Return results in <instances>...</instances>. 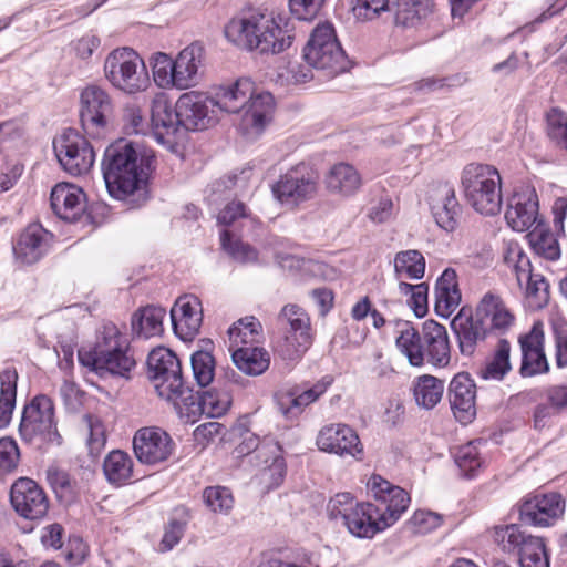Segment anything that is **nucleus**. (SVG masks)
I'll use <instances>...</instances> for the list:
<instances>
[{
	"mask_svg": "<svg viewBox=\"0 0 567 567\" xmlns=\"http://www.w3.org/2000/svg\"><path fill=\"white\" fill-rule=\"evenodd\" d=\"M153 156H143L132 142L118 140L105 148L102 173L109 194L132 207L148 199L147 181Z\"/></svg>",
	"mask_w": 567,
	"mask_h": 567,
	"instance_id": "nucleus-1",
	"label": "nucleus"
},
{
	"mask_svg": "<svg viewBox=\"0 0 567 567\" xmlns=\"http://www.w3.org/2000/svg\"><path fill=\"white\" fill-rule=\"evenodd\" d=\"M290 19L274 11H243L225 25V37L241 50L258 54H279L295 40Z\"/></svg>",
	"mask_w": 567,
	"mask_h": 567,
	"instance_id": "nucleus-2",
	"label": "nucleus"
},
{
	"mask_svg": "<svg viewBox=\"0 0 567 567\" xmlns=\"http://www.w3.org/2000/svg\"><path fill=\"white\" fill-rule=\"evenodd\" d=\"M219 111L237 116L238 131L247 138L258 137L272 118L275 99L267 91H257L248 78L221 86L214 97Z\"/></svg>",
	"mask_w": 567,
	"mask_h": 567,
	"instance_id": "nucleus-3",
	"label": "nucleus"
},
{
	"mask_svg": "<svg viewBox=\"0 0 567 567\" xmlns=\"http://www.w3.org/2000/svg\"><path fill=\"white\" fill-rule=\"evenodd\" d=\"M79 361L101 378L130 379L136 365L134 351L127 337L113 322L104 323L90 350H79Z\"/></svg>",
	"mask_w": 567,
	"mask_h": 567,
	"instance_id": "nucleus-4",
	"label": "nucleus"
},
{
	"mask_svg": "<svg viewBox=\"0 0 567 567\" xmlns=\"http://www.w3.org/2000/svg\"><path fill=\"white\" fill-rule=\"evenodd\" d=\"M467 203L480 214L494 216L502 208V179L498 171L486 164H470L462 173Z\"/></svg>",
	"mask_w": 567,
	"mask_h": 567,
	"instance_id": "nucleus-5",
	"label": "nucleus"
},
{
	"mask_svg": "<svg viewBox=\"0 0 567 567\" xmlns=\"http://www.w3.org/2000/svg\"><path fill=\"white\" fill-rule=\"evenodd\" d=\"M302 56L310 68L334 76L349 70L350 62L329 23L318 25L311 33Z\"/></svg>",
	"mask_w": 567,
	"mask_h": 567,
	"instance_id": "nucleus-6",
	"label": "nucleus"
},
{
	"mask_svg": "<svg viewBox=\"0 0 567 567\" xmlns=\"http://www.w3.org/2000/svg\"><path fill=\"white\" fill-rule=\"evenodd\" d=\"M104 74L116 89L134 94L147 89L148 73L143 59L131 48H117L105 59Z\"/></svg>",
	"mask_w": 567,
	"mask_h": 567,
	"instance_id": "nucleus-7",
	"label": "nucleus"
},
{
	"mask_svg": "<svg viewBox=\"0 0 567 567\" xmlns=\"http://www.w3.org/2000/svg\"><path fill=\"white\" fill-rule=\"evenodd\" d=\"M147 368L158 396L172 402L175 408L188 390L183 380L179 359L169 349L158 347L150 352Z\"/></svg>",
	"mask_w": 567,
	"mask_h": 567,
	"instance_id": "nucleus-8",
	"label": "nucleus"
},
{
	"mask_svg": "<svg viewBox=\"0 0 567 567\" xmlns=\"http://www.w3.org/2000/svg\"><path fill=\"white\" fill-rule=\"evenodd\" d=\"M318 179V174L301 163L280 175L271 190L282 205L296 207L317 195Z\"/></svg>",
	"mask_w": 567,
	"mask_h": 567,
	"instance_id": "nucleus-9",
	"label": "nucleus"
},
{
	"mask_svg": "<svg viewBox=\"0 0 567 567\" xmlns=\"http://www.w3.org/2000/svg\"><path fill=\"white\" fill-rule=\"evenodd\" d=\"M368 487L374 498L372 506L379 525L386 529L408 509L411 502L410 495L402 487L393 485L380 475H372Z\"/></svg>",
	"mask_w": 567,
	"mask_h": 567,
	"instance_id": "nucleus-10",
	"label": "nucleus"
},
{
	"mask_svg": "<svg viewBox=\"0 0 567 567\" xmlns=\"http://www.w3.org/2000/svg\"><path fill=\"white\" fill-rule=\"evenodd\" d=\"M280 324H288L290 330L277 343V351L286 360L299 359L311 346L310 318L297 305H287L278 316Z\"/></svg>",
	"mask_w": 567,
	"mask_h": 567,
	"instance_id": "nucleus-11",
	"label": "nucleus"
},
{
	"mask_svg": "<svg viewBox=\"0 0 567 567\" xmlns=\"http://www.w3.org/2000/svg\"><path fill=\"white\" fill-rule=\"evenodd\" d=\"M53 150L62 168L72 176L86 174L95 161L92 145L73 128L53 140Z\"/></svg>",
	"mask_w": 567,
	"mask_h": 567,
	"instance_id": "nucleus-12",
	"label": "nucleus"
},
{
	"mask_svg": "<svg viewBox=\"0 0 567 567\" xmlns=\"http://www.w3.org/2000/svg\"><path fill=\"white\" fill-rule=\"evenodd\" d=\"M19 433L25 442L52 441L58 435L54 424L53 401L47 395H37L22 412Z\"/></svg>",
	"mask_w": 567,
	"mask_h": 567,
	"instance_id": "nucleus-13",
	"label": "nucleus"
},
{
	"mask_svg": "<svg viewBox=\"0 0 567 567\" xmlns=\"http://www.w3.org/2000/svg\"><path fill=\"white\" fill-rule=\"evenodd\" d=\"M80 102V120L83 130L92 137H100L111 122L113 112L111 96L104 89L89 85L81 92Z\"/></svg>",
	"mask_w": 567,
	"mask_h": 567,
	"instance_id": "nucleus-14",
	"label": "nucleus"
},
{
	"mask_svg": "<svg viewBox=\"0 0 567 567\" xmlns=\"http://www.w3.org/2000/svg\"><path fill=\"white\" fill-rule=\"evenodd\" d=\"M231 403L228 391L219 392L215 389L195 393L190 388L177 401L175 411L186 422L194 423L198 416L206 414L209 417L224 415Z\"/></svg>",
	"mask_w": 567,
	"mask_h": 567,
	"instance_id": "nucleus-15",
	"label": "nucleus"
},
{
	"mask_svg": "<svg viewBox=\"0 0 567 567\" xmlns=\"http://www.w3.org/2000/svg\"><path fill=\"white\" fill-rule=\"evenodd\" d=\"M216 109L213 97L197 91L182 94L176 102L177 116L187 131L206 130L215 124Z\"/></svg>",
	"mask_w": 567,
	"mask_h": 567,
	"instance_id": "nucleus-16",
	"label": "nucleus"
},
{
	"mask_svg": "<svg viewBox=\"0 0 567 567\" xmlns=\"http://www.w3.org/2000/svg\"><path fill=\"white\" fill-rule=\"evenodd\" d=\"M10 502L23 518L37 520L49 511V499L42 487L33 480L21 477L11 486Z\"/></svg>",
	"mask_w": 567,
	"mask_h": 567,
	"instance_id": "nucleus-17",
	"label": "nucleus"
},
{
	"mask_svg": "<svg viewBox=\"0 0 567 567\" xmlns=\"http://www.w3.org/2000/svg\"><path fill=\"white\" fill-rule=\"evenodd\" d=\"M133 450L141 463L156 465L171 457L175 443L169 434L159 427H143L134 435Z\"/></svg>",
	"mask_w": 567,
	"mask_h": 567,
	"instance_id": "nucleus-18",
	"label": "nucleus"
},
{
	"mask_svg": "<svg viewBox=\"0 0 567 567\" xmlns=\"http://www.w3.org/2000/svg\"><path fill=\"white\" fill-rule=\"evenodd\" d=\"M319 450L340 456L361 458L363 446L357 432L347 424L336 423L323 426L317 436Z\"/></svg>",
	"mask_w": 567,
	"mask_h": 567,
	"instance_id": "nucleus-19",
	"label": "nucleus"
},
{
	"mask_svg": "<svg viewBox=\"0 0 567 567\" xmlns=\"http://www.w3.org/2000/svg\"><path fill=\"white\" fill-rule=\"evenodd\" d=\"M565 511V501L558 493L535 495L526 499L519 509L520 520L538 527H548Z\"/></svg>",
	"mask_w": 567,
	"mask_h": 567,
	"instance_id": "nucleus-20",
	"label": "nucleus"
},
{
	"mask_svg": "<svg viewBox=\"0 0 567 567\" xmlns=\"http://www.w3.org/2000/svg\"><path fill=\"white\" fill-rule=\"evenodd\" d=\"M205 62V48L193 42L184 48L174 59L173 78L175 87L186 90L196 86L202 80Z\"/></svg>",
	"mask_w": 567,
	"mask_h": 567,
	"instance_id": "nucleus-21",
	"label": "nucleus"
},
{
	"mask_svg": "<svg viewBox=\"0 0 567 567\" xmlns=\"http://www.w3.org/2000/svg\"><path fill=\"white\" fill-rule=\"evenodd\" d=\"M522 350L519 373L524 378L546 373L549 364L544 352V331L540 322L534 323L528 333L518 339Z\"/></svg>",
	"mask_w": 567,
	"mask_h": 567,
	"instance_id": "nucleus-22",
	"label": "nucleus"
},
{
	"mask_svg": "<svg viewBox=\"0 0 567 567\" xmlns=\"http://www.w3.org/2000/svg\"><path fill=\"white\" fill-rule=\"evenodd\" d=\"M474 316L489 334H504L514 323L515 317L502 297L486 292L475 308Z\"/></svg>",
	"mask_w": 567,
	"mask_h": 567,
	"instance_id": "nucleus-23",
	"label": "nucleus"
},
{
	"mask_svg": "<svg viewBox=\"0 0 567 567\" xmlns=\"http://www.w3.org/2000/svg\"><path fill=\"white\" fill-rule=\"evenodd\" d=\"M508 226L516 231H525L538 220V198L535 189L525 188L515 192L508 199L505 212Z\"/></svg>",
	"mask_w": 567,
	"mask_h": 567,
	"instance_id": "nucleus-24",
	"label": "nucleus"
},
{
	"mask_svg": "<svg viewBox=\"0 0 567 567\" xmlns=\"http://www.w3.org/2000/svg\"><path fill=\"white\" fill-rule=\"evenodd\" d=\"M447 396L456 420L463 424L470 423L476 414V385L468 373L454 375L447 389Z\"/></svg>",
	"mask_w": 567,
	"mask_h": 567,
	"instance_id": "nucleus-25",
	"label": "nucleus"
},
{
	"mask_svg": "<svg viewBox=\"0 0 567 567\" xmlns=\"http://www.w3.org/2000/svg\"><path fill=\"white\" fill-rule=\"evenodd\" d=\"M182 126L176 112L165 94L156 95L151 106V131L156 141L163 145H172Z\"/></svg>",
	"mask_w": 567,
	"mask_h": 567,
	"instance_id": "nucleus-26",
	"label": "nucleus"
},
{
	"mask_svg": "<svg viewBox=\"0 0 567 567\" xmlns=\"http://www.w3.org/2000/svg\"><path fill=\"white\" fill-rule=\"evenodd\" d=\"M430 205L436 224L445 229L453 230L457 225L461 206L455 189L449 183L437 184L430 194Z\"/></svg>",
	"mask_w": 567,
	"mask_h": 567,
	"instance_id": "nucleus-27",
	"label": "nucleus"
},
{
	"mask_svg": "<svg viewBox=\"0 0 567 567\" xmlns=\"http://www.w3.org/2000/svg\"><path fill=\"white\" fill-rule=\"evenodd\" d=\"M50 202L54 214L65 221L78 220L85 210V194L73 184H56L51 190Z\"/></svg>",
	"mask_w": 567,
	"mask_h": 567,
	"instance_id": "nucleus-28",
	"label": "nucleus"
},
{
	"mask_svg": "<svg viewBox=\"0 0 567 567\" xmlns=\"http://www.w3.org/2000/svg\"><path fill=\"white\" fill-rule=\"evenodd\" d=\"M174 330L182 338H193L202 326L203 311L199 299L194 295L179 297L171 310Z\"/></svg>",
	"mask_w": 567,
	"mask_h": 567,
	"instance_id": "nucleus-29",
	"label": "nucleus"
},
{
	"mask_svg": "<svg viewBox=\"0 0 567 567\" xmlns=\"http://www.w3.org/2000/svg\"><path fill=\"white\" fill-rule=\"evenodd\" d=\"M331 383L332 379L330 377H324L312 388L300 393L295 390L281 391L276 394V403L278 410L286 419H296L302 413L307 405L319 399L331 385Z\"/></svg>",
	"mask_w": 567,
	"mask_h": 567,
	"instance_id": "nucleus-30",
	"label": "nucleus"
},
{
	"mask_svg": "<svg viewBox=\"0 0 567 567\" xmlns=\"http://www.w3.org/2000/svg\"><path fill=\"white\" fill-rule=\"evenodd\" d=\"M424 358L434 367L444 368L451 361V349L446 328L434 320L422 324Z\"/></svg>",
	"mask_w": 567,
	"mask_h": 567,
	"instance_id": "nucleus-31",
	"label": "nucleus"
},
{
	"mask_svg": "<svg viewBox=\"0 0 567 567\" xmlns=\"http://www.w3.org/2000/svg\"><path fill=\"white\" fill-rule=\"evenodd\" d=\"M451 329L456 336L461 353L466 357L473 355L480 342L491 336L474 315L462 312L453 318Z\"/></svg>",
	"mask_w": 567,
	"mask_h": 567,
	"instance_id": "nucleus-32",
	"label": "nucleus"
},
{
	"mask_svg": "<svg viewBox=\"0 0 567 567\" xmlns=\"http://www.w3.org/2000/svg\"><path fill=\"white\" fill-rule=\"evenodd\" d=\"M49 233L38 224L29 225L13 247L17 259L31 265L40 260L48 249Z\"/></svg>",
	"mask_w": 567,
	"mask_h": 567,
	"instance_id": "nucleus-33",
	"label": "nucleus"
},
{
	"mask_svg": "<svg viewBox=\"0 0 567 567\" xmlns=\"http://www.w3.org/2000/svg\"><path fill=\"white\" fill-rule=\"evenodd\" d=\"M435 311L442 318H449L460 306L462 295L456 271L446 268L437 278L435 288Z\"/></svg>",
	"mask_w": 567,
	"mask_h": 567,
	"instance_id": "nucleus-34",
	"label": "nucleus"
},
{
	"mask_svg": "<svg viewBox=\"0 0 567 567\" xmlns=\"http://www.w3.org/2000/svg\"><path fill=\"white\" fill-rule=\"evenodd\" d=\"M347 530L358 538H372L377 533L384 530L374 515V507L370 502L358 503L341 523Z\"/></svg>",
	"mask_w": 567,
	"mask_h": 567,
	"instance_id": "nucleus-35",
	"label": "nucleus"
},
{
	"mask_svg": "<svg viewBox=\"0 0 567 567\" xmlns=\"http://www.w3.org/2000/svg\"><path fill=\"white\" fill-rule=\"evenodd\" d=\"M399 336L396 347L406 357L409 363L421 367L424 363L423 332H419L409 321H396Z\"/></svg>",
	"mask_w": 567,
	"mask_h": 567,
	"instance_id": "nucleus-36",
	"label": "nucleus"
},
{
	"mask_svg": "<svg viewBox=\"0 0 567 567\" xmlns=\"http://www.w3.org/2000/svg\"><path fill=\"white\" fill-rule=\"evenodd\" d=\"M324 183L329 192L350 196L359 189L361 178L353 166L339 163L330 168Z\"/></svg>",
	"mask_w": 567,
	"mask_h": 567,
	"instance_id": "nucleus-37",
	"label": "nucleus"
},
{
	"mask_svg": "<svg viewBox=\"0 0 567 567\" xmlns=\"http://www.w3.org/2000/svg\"><path fill=\"white\" fill-rule=\"evenodd\" d=\"M134 462L121 450L110 452L103 462V473L106 481L114 486H123L134 477Z\"/></svg>",
	"mask_w": 567,
	"mask_h": 567,
	"instance_id": "nucleus-38",
	"label": "nucleus"
},
{
	"mask_svg": "<svg viewBox=\"0 0 567 567\" xmlns=\"http://www.w3.org/2000/svg\"><path fill=\"white\" fill-rule=\"evenodd\" d=\"M166 311L162 307L147 306L137 310L132 316V331L135 336L144 339H150L155 336H161L163 328V319Z\"/></svg>",
	"mask_w": 567,
	"mask_h": 567,
	"instance_id": "nucleus-39",
	"label": "nucleus"
},
{
	"mask_svg": "<svg viewBox=\"0 0 567 567\" xmlns=\"http://www.w3.org/2000/svg\"><path fill=\"white\" fill-rule=\"evenodd\" d=\"M231 358L235 365L248 375L262 374L270 363L268 351L258 347H238Z\"/></svg>",
	"mask_w": 567,
	"mask_h": 567,
	"instance_id": "nucleus-40",
	"label": "nucleus"
},
{
	"mask_svg": "<svg viewBox=\"0 0 567 567\" xmlns=\"http://www.w3.org/2000/svg\"><path fill=\"white\" fill-rule=\"evenodd\" d=\"M443 392L444 382L436 377L424 374L414 381V399L424 409H433L441 401Z\"/></svg>",
	"mask_w": 567,
	"mask_h": 567,
	"instance_id": "nucleus-41",
	"label": "nucleus"
},
{
	"mask_svg": "<svg viewBox=\"0 0 567 567\" xmlns=\"http://www.w3.org/2000/svg\"><path fill=\"white\" fill-rule=\"evenodd\" d=\"M18 373L14 369H6L0 373V429L11 420L16 405Z\"/></svg>",
	"mask_w": 567,
	"mask_h": 567,
	"instance_id": "nucleus-42",
	"label": "nucleus"
},
{
	"mask_svg": "<svg viewBox=\"0 0 567 567\" xmlns=\"http://www.w3.org/2000/svg\"><path fill=\"white\" fill-rule=\"evenodd\" d=\"M394 272L398 279H421L425 274V258L419 250L399 251L394 257Z\"/></svg>",
	"mask_w": 567,
	"mask_h": 567,
	"instance_id": "nucleus-43",
	"label": "nucleus"
},
{
	"mask_svg": "<svg viewBox=\"0 0 567 567\" xmlns=\"http://www.w3.org/2000/svg\"><path fill=\"white\" fill-rule=\"evenodd\" d=\"M278 442L271 437H265L260 441L259 436L254 433L247 432L243 441L236 447L238 456H249V463L252 465H260L262 454L278 452Z\"/></svg>",
	"mask_w": 567,
	"mask_h": 567,
	"instance_id": "nucleus-44",
	"label": "nucleus"
},
{
	"mask_svg": "<svg viewBox=\"0 0 567 567\" xmlns=\"http://www.w3.org/2000/svg\"><path fill=\"white\" fill-rule=\"evenodd\" d=\"M528 238L532 248L537 255L548 260H557L560 257L558 240L542 221L537 223L534 229L528 234Z\"/></svg>",
	"mask_w": 567,
	"mask_h": 567,
	"instance_id": "nucleus-45",
	"label": "nucleus"
},
{
	"mask_svg": "<svg viewBox=\"0 0 567 567\" xmlns=\"http://www.w3.org/2000/svg\"><path fill=\"white\" fill-rule=\"evenodd\" d=\"M509 353V342L506 339H499L493 357L481 368L480 375L485 380H502L512 369Z\"/></svg>",
	"mask_w": 567,
	"mask_h": 567,
	"instance_id": "nucleus-46",
	"label": "nucleus"
},
{
	"mask_svg": "<svg viewBox=\"0 0 567 567\" xmlns=\"http://www.w3.org/2000/svg\"><path fill=\"white\" fill-rule=\"evenodd\" d=\"M261 324L255 317L239 319L228 329L231 347H249L257 341Z\"/></svg>",
	"mask_w": 567,
	"mask_h": 567,
	"instance_id": "nucleus-47",
	"label": "nucleus"
},
{
	"mask_svg": "<svg viewBox=\"0 0 567 567\" xmlns=\"http://www.w3.org/2000/svg\"><path fill=\"white\" fill-rule=\"evenodd\" d=\"M522 567H549V557L544 539L529 536L518 551Z\"/></svg>",
	"mask_w": 567,
	"mask_h": 567,
	"instance_id": "nucleus-48",
	"label": "nucleus"
},
{
	"mask_svg": "<svg viewBox=\"0 0 567 567\" xmlns=\"http://www.w3.org/2000/svg\"><path fill=\"white\" fill-rule=\"evenodd\" d=\"M220 243L223 249L237 262L249 264L258 259V252L254 247L233 236L228 230L220 234Z\"/></svg>",
	"mask_w": 567,
	"mask_h": 567,
	"instance_id": "nucleus-49",
	"label": "nucleus"
},
{
	"mask_svg": "<svg viewBox=\"0 0 567 567\" xmlns=\"http://www.w3.org/2000/svg\"><path fill=\"white\" fill-rule=\"evenodd\" d=\"M430 11L427 2L423 0H398L395 23L402 27H414Z\"/></svg>",
	"mask_w": 567,
	"mask_h": 567,
	"instance_id": "nucleus-50",
	"label": "nucleus"
},
{
	"mask_svg": "<svg viewBox=\"0 0 567 567\" xmlns=\"http://www.w3.org/2000/svg\"><path fill=\"white\" fill-rule=\"evenodd\" d=\"M546 133L551 142L567 151V113L551 107L546 114Z\"/></svg>",
	"mask_w": 567,
	"mask_h": 567,
	"instance_id": "nucleus-51",
	"label": "nucleus"
},
{
	"mask_svg": "<svg viewBox=\"0 0 567 567\" xmlns=\"http://www.w3.org/2000/svg\"><path fill=\"white\" fill-rule=\"evenodd\" d=\"M271 462L265 465H261V470L259 473L260 482L267 488H274L279 486L286 475V462L282 456L281 446L278 444V452L268 453Z\"/></svg>",
	"mask_w": 567,
	"mask_h": 567,
	"instance_id": "nucleus-52",
	"label": "nucleus"
},
{
	"mask_svg": "<svg viewBox=\"0 0 567 567\" xmlns=\"http://www.w3.org/2000/svg\"><path fill=\"white\" fill-rule=\"evenodd\" d=\"M190 364L197 384L202 388L209 385L215 375V359L210 352L204 350L194 352Z\"/></svg>",
	"mask_w": 567,
	"mask_h": 567,
	"instance_id": "nucleus-53",
	"label": "nucleus"
},
{
	"mask_svg": "<svg viewBox=\"0 0 567 567\" xmlns=\"http://www.w3.org/2000/svg\"><path fill=\"white\" fill-rule=\"evenodd\" d=\"M529 536L525 535L517 525H506L494 529V542L506 553H513L516 549L519 551Z\"/></svg>",
	"mask_w": 567,
	"mask_h": 567,
	"instance_id": "nucleus-54",
	"label": "nucleus"
},
{
	"mask_svg": "<svg viewBox=\"0 0 567 567\" xmlns=\"http://www.w3.org/2000/svg\"><path fill=\"white\" fill-rule=\"evenodd\" d=\"M505 264L515 272L519 286L532 275V264L528 256L518 246H509L504 255Z\"/></svg>",
	"mask_w": 567,
	"mask_h": 567,
	"instance_id": "nucleus-55",
	"label": "nucleus"
},
{
	"mask_svg": "<svg viewBox=\"0 0 567 567\" xmlns=\"http://www.w3.org/2000/svg\"><path fill=\"white\" fill-rule=\"evenodd\" d=\"M205 505L214 513L227 514L234 506L231 492L224 486H208L204 489Z\"/></svg>",
	"mask_w": 567,
	"mask_h": 567,
	"instance_id": "nucleus-56",
	"label": "nucleus"
},
{
	"mask_svg": "<svg viewBox=\"0 0 567 567\" xmlns=\"http://www.w3.org/2000/svg\"><path fill=\"white\" fill-rule=\"evenodd\" d=\"M526 282V296L530 307L540 309L548 303L549 284L540 274H534L528 277Z\"/></svg>",
	"mask_w": 567,
	"mask_h": 567,
	"instance_id": "nucleus-57",
	"label": "nucleus"
},
{
	"mask_svg": "<svg viewBox=\"0 0 567 567\" xmlns=\"http://www.w3.org/2000/svg\"><path fill=\"white\" fill-rule=\"evenodd\" d=\"M454 460L462 474L466 477L475 475L476 470L482 465L480 453L474 442H468L457 449Z\"/></svg>",
	"mask_w": 567,
	"mask_h": 567,
	"instance_id": "nucleus-58",
	"label": "nucleus"
},
{
	"mask_svg": "<svg viewBox=\"0 0 567 567\" xmlns=\"http://www.w3.org/2000/svg\"><path fill=\"white\" fill-rule=\"evenodd\" d=\"M152 70L154 81L162 87H175L172 80L174 60L166 53L157 52L152 58Z\"/></svg>",
	"mask_w": 567,
	"mask_h": 567,
	"instance_id": "nucleus-59",
	"label": "nucleus"
},
{
	"mask_svg": "<svg viewBox=\"0 0 567 567\" xmlns=\"http://www.w3.org/2000/svg\"><path fill=\"white\" fill-rule=\"evenodd\" d=\"M279 264L282 268H301L310 272L312 276L320 277L322 279H331L334 272L332 268L323 262L298 259L293 256L281 257Z\"/></svg>",
	"mask_w": 567,
	"mask_h": 567,
	"instance_id": "nucleus-60",
	"label": "nucleus"
},
{
	"mask_svg": "<svg viewBox=\"0 0 567 567\" xmlns=\"http://www.w3.org/2000/svg\"><path fill=\"white\" fill-rule=\"evenodd\" d=\"M359 502L350 493H338L330 498L327 512L331 520L342 523L349 512L358 505Z\"/></svg>",
	"mask_w": 567,
	"mask_h": 567,
	"instance_id": "nucleus-61",
	"label": "nucleus"
},
{
	"mask_svg": "<svg viewBox=\"0 0 567 567\" xmlns=\"http://www.w3.org/2000/svg\"><path fill=\"white\" fill-rule=\"evenodd\" d=\"M188 523V515L183 509L178 518H172L165 529L161 545L164 550H171L177 545L183 537L186 525Z\"/></svg>",
	"mask_w": 567,
	"mask_h": 567,
	"instance_id": "nucleus-62",
	"label": "nucleus"
},
{
	"mask_svg": "<svg viewBox=\"0 0 567 567\" xmlns=\"http://www.w3.org/2000/svg\"><path fill=\"white\" fill-rule=\"evenodd\" d=\"M20 453L17 443L9 437L0 440V474L4 475L18 466Z\"/></svg>",
	"mask_w": 567,
	"mask_h": 567,
	"instance_id": "nucleus-63",
	"label": "nucleus"
},
{
	"mask_svg": "<svg viewBox=\"0 0 567 567\" xmlns=\"http://www.w3.org/2000/svg\"><path fill=\"white\" fill-rule=\"evenodd\" d=\"M324 2L326 0H289V9L298 20L310 21L318 16Z\"/></svg>",
	"mask_w": 567,
	"mask_h": 567,
	"instance_id": "nucleus-64",
	"label": "nucleus"
}]
</instances>
